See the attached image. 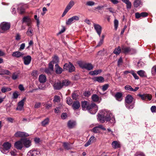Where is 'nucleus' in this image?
<instances>
[{
  "label": "nucleus",
  "instance_id": "f257e3e1",
  "mask_svg": "<svg viewBox=\"0 0 156 156\" xmlns=\"http://www.w3.org/2000/svg\"><path fill=\"white\" fill-rule=\"evenodd\" d=\"M112 115L111 112L106 110H101L98 116V120L101 123L110 121Z\"/></svg>",
  "mask_w": 156,
  "mask_h": 156
},
{
  "label": "nucleus",
  "instance_id": "f03ea898",
  "mask_svg": "<svg viewBox=\"0 0 156 156\" xmlns=\"http://www.w3.org/2000/svg\"><path fill=\"white\" fill-rule=\"evenodd\" d=\"M81 105L83 110H87L91 114H95L97 111V106L94 103L90 104L87 101H85L82 102Z\"/></svg>",
  "mask_w": 156,
  "mask_h": 156
},
{
  "label": "nucleus",
  "instance_id": "7ed1b4c3",
  "mask_svg": "<svg viewBox=\"0 0 156 156\" xmlns=\"http://www.w3.org/2000/svg\"><path fill=\"white\" fill-rule=\"evenodd\" d=\"M133 100V98L131 95H128L125 98V106L128 109H132L135 106V103H132Z\"/></svg>",
  "mask_w": 156,
  "mask_h": 156
},
{
  "label": "nucleus",
  "instance_id": "20e7f679",
  "mask_svg": "<svg viewBox=\"0 0 156 156\" xmlns=\"http://www.w3.org/2000/svg\"><path fill=\"white\" fill-rule=\"evenodd\" d=\"M3 148L1 150L4 154H6L8 152L11 147V144L8 142L4 143L3 144Z\"/></svg>",
  "mask_w": 156,
  "mask_h": 156
},
{
  "label": "nucleus",
  "instance_id": "39448f33",
  "mask_svg": "<svg viewBox=\"0 0 156 156\" xmlns=\"http://www.w3.org/2000/svg\"><path fill=\"white\" fill-rule=\"evenodd\" d=\"M79 66L82 69H85L88 70L93 69V66L90 63H81L79 64Z\"/></svg>",
  "mask_w": 156,
  "mask_h": 156
},
{
  "label": "nucleus",
  "instance_id": "423d86ee",
  "mask_svg": "<svg viewBox=\"0 0 156 156\" xmlns=\"http://www.w3.org/2000/svg\"><path fill=\"white\" fill-rule=\"evenodd\" d=\"M79 20V17L78 16H74L69 19L66 22L67 25H70L75 21H78Z\"/></svg>",
  "mask_w": 156,
  "mask_h": 156
},
{
  "label": "nucleus",
  "instance_id": "0eeeda50",
  "mask_svg": "<svg viewBox=\"0 0 156 156\" xmlns=\"http://www.w3.org/2000/svg\"><path fill=\"white\" fill-rule=\"evenodd\" d=\"M26 98H24L23 99L19 101L16 110L20 111H21L23 110V106L24 101L26 100Z\"/></svg>",
  "mask_w": 156,
  "mask_h": 156
},
{
  "label": "nucleus",
  "instance_id": "6e6552de",
  "mask_svg": "<svg viewBox=\"0 0 156 156\" xmlns=\"http://www.w3.org/2000/svg\"><path fill=\"white\" fill-rule=\"evenodd\" d=\"M0 26L2 30L6 31L10 28V24L9 23L4 22L1 24Z\"/></svg>",
  "mask_w": 156,
  "mask_h": 156
},
{
  "label": "nucleus",
  "instance_id": "1a4fd4ad",
  "mask_svg": "<svg viewBox=\"0 0 156 156\" xmlns=\"http://www.w3.org/2000/svg\"><path fill=\"white\" fill-rule=\"evenodd\" d=\"M40 152L36 150H31L27 153V156H39Z\"/></svg>",
  "mask_w": 156,
  "mask_h": 156
},
{
  "label": "nucleus",
  "instance_id": "9d476101",
  "mask_svg": "<svg viewBox=\"0 0 156 156\" xmlns=\"http://www.w3.org/2000/svg\"><path fill=\"white\" fill-rule=\"evenodd\" d=\"M99 129H101L103 130H105L106 129L102 125H100L98 126L94 127L92 129V131L95 133H100Z\"/></svg>",
  "mask_w": 156,
  "mask_h": 156
},
{
  "label": "nucleus",
  "instance_id": "9b49d317",
  "mask_svg": "<svg viewBox=\"0 0 156 156\" xmlns=\"http://www.w3.org/2000/svg\"><path fill=\"white\" fill-rule=\"evenodd\" d=\"M93 25L94 29L96 31L97 33L99 35V37H100L102 30V27L101 26L99 25L95 24L94 23H93Z\"/></svg>",
  "mask_w": 156,
  "mask_h": 156
},
{
  "label": "nucleus",
  "instance_id": "f8f14e48",
  "mask_svg": "<svg viewBox=\"0 0 156 156\" xmlns=\"http://www.w3.org/2000/svg\"><path fill=\"white\" fill-rule=\"evenodd\" d=\"M14 136L16 137H23L28 136L29 135L26 133L18 131L15 133Z\"/></svg>",
  "mask_w": 156,
  "mask_h": 156
},
{
  "label": "nucleus",
  "instance_id": "ddd939ff",
  "mask_svg": "<svg viewBox=\"0 0 156 156\" xmlns=\"http://www.w3.org/2000/svg\"><path fill=\"white\" fill-rule=\"evenodd\" d=\"M138 95L143 100L148 99L149 101H150L152 98V95L151 94H145L143 95L139 94Z\"/></svg>",
  "mask_w": 156,
  "mask_h": 156
},
{
  "label": "nucleus",
  "instance_id": "4468645a",
  "mask_svg": "<svg viewBox=\"0 0 156 156\" xmlns=\"http://www.w3.org/2000/svg\"><path fill=\"white\" fill-rule=\"evenodd\" d=\"M24 64L26 65H28L30 63L31 60V57L29 55L26 56H24L23 58Z\"/></svg>",
  "mask_w": 156,
  "mask_h": 156
},
{
  "label": "nucleus",
  "instance_id": "2eb2a0df",
  "mask_svg": "<svg viewBox=\"0 0 156 156\" xmlns=\"http://www.w3.org/2000/svg\"><path fill=\"white\" fill-rule=\"evenodd\" d=\"M22 141L24 146L26 147H29L31 145V142L30 140L27 138L21 139Z\"/></svg>",
  "mask_w": 156,
  "mask_h": 156
},
{
  "label": "nucleus",
  "instance_id": "dca6fc26",
  "mask_svg": "<svg viewBox=\"0 0 156 156\" xmlns=\"http://www.w3.org/2000/svg\"><path fill=\"white\" fill-rule=\"evenodd\" d=\"M96 140V139L94 136H91L88 141L85 144L84 146L85 147H87L90 145L91 143L95 142Z\"/></svg>",
  "mask_w": 156,
  "mask_h": 156
},
{
  "label": "nucleus",
  "instance_id": "f3484780",
  "mask_svg": "<svg viewBox=\"0 0 156 156\" xmlns=\"http://www.w3.org/2000/svg\"><path fill=\"white\" fill-rule=\"evenodd\" d=\"M18 6L17 8L18 12L21 14L23 13L24 12L26 5H23V4H20Z\"/></svg>",
  "mask_w": 156,
  "mask_h": 156
},
{
  "label": "nucleus",
  "instance_id": "a211bd4d",
  "mask_svg": "<svg viewBox=\"0 0 156 156\" xmlns=\"http://www.w3.org/2000/svg\"><path fill=\"white\" fill-rule=\"evenodd\" d=\"M24 55V54L23 52H21L19 51H16L13 52L12 55L14 57L17 58L22 57Z\"/></svg>",
  "mask_w": 156,
  "mask_h": 156
},
{
  "label": "nucleus",
  "instance_id": "6ab92c4d",
  "mask_svg": "<svg viewBox=\"0 0 156 156\" xmlns=\"http://www.w3.org/2000/svg\"><path fill=\"white\" fill-rule=\"evenodd\" d=\"M31 22V20L28 17L25 16L23 18V23H26L28 26L30 25Z\"/></svg>",
  "mask_w": 156,
  "mask_h": 156
},
{
  "label": "nucleus",
  "instance_id": "aec40b11",
  "mask_svg": "<svg viewBox=\"0 0 156 156\" xmlns=\"http://www.w3.org/2000/svg\"><path fill=\"white\" fill-rule=\"evenodd\" d=\"M23 144L21 140L20 141L16 142L15 143L14 145L17 149L21 150L23 147Z\"/></svg>",
  "mask_w": 156,
  "mask_h": 156
},
{
  "label": "nucleus",
  "instance_id": "412c9836",
  "mask_svg": "<svg viewBox=\"0 0 156 156\" xmlns=\"http://www.w3.org/2000/svg\"><path fill=\"white\" fill-rule=\"evenodd\" d=\"M72 107L74 110L78 109L80 107V104L78 101H75L73 102Z\"/></svg>",
  "mask_w": 156,
  "mask_h": 156
},
{
  "label": "nucleus",
  "instance_id": "4be33fe9",
  "mask_svg": "<svg viewBox=\"0 0 156 156\" xmlns=\"http://www.w3.org/2000/svg\"><path fill=\"white\" fill-rule=\"evenodd\" d=\"M123 2L126 4V7L128 10L131 9L132 7V4L129 0H122Z\"/></svg>",
  "mask_w": 156,
  "mask_h": 156
},
{
  "label": "nucleus",
  "instance_id": "5701e85b",
  "mask_svg": "<svg viewBox=\"0 0 156 156\" xmlns=\"http://www.w3.org/2000/svg\"><path fill=\"white\" fill-rule=\"evenodd\" d=\"M55 72L57 74H60L62 73L63 70L58 65V64L55 65Z\"/></svg>",
  "mask_w": 156,
  "mask_h": 156
},
{
  "label": "nucleus",
  "instance_id": "b1692460",
  "mask_svg": "<svg viewBox=\"0 0 156 156\" xmlns=\"http://www.w3.org/2000/svg\"><path fill=\"white\" fill-rule=\"evenodd\" d=\"M53 87L55 89L59 90L62 88L61 82L56 83L53 85Z\"/></svg>",
  "mask_w": 156,
  "mask_h": 156
},
{
  "label": "nucleus",
  "instance_id": "393cba45",
  "mask_svg": "<svg viewBox=\"0 0 156 156\" xmlns=\"http://www.w3.org/2000/svg\"><path fill=\"white\" fill-rule=\"evenodd\" d=\"M133 5L136 8L141 6L142 5V2L141 0H135L133 2Z\"/></svg>",
  "mask_w": 156,
  "mask_h": 156
},
{
  "label": "nucleus",
  "instance_id": "a878e982",
  "mask_svg": "<svg viewBox=\"0 0 156 156\" xmlns=\"http://www.w3.org/2000/svg\"><path fill=\"white\" fill-rule=\"evenodd\" d=\"M94 81H98L99 83H102L104 81V78L101 76L95 77L93 79Z\"/></svg>",
  "mask_w": 156,
  "mask_h": 156
},
{
  "label": "nucleus",
  "instance_id": "bb28decb",
  "mask_svg": "<svg viewBox=\"0 0 156 156\" xmlns=\"http://www.w3.org/2000/svg\"><path fill=\"white\" fill-rule=\"evenodd\" d=\"M76 123L75 121L70 120L68 121L67 125L68 127L70 129L73 128L76 125Z\"/></svg>",
  "mask_w": 156,
  "mask_h": 156
},
{
  "label": "nucleus",
  "instance_id": "cd10ccee",
  "mask_svg": "<svg viewBox=\"0 0 156 156\" xmlns=\"http://www.w3.org/2000/svg\"><path fill=\"white\" fill-rule=\"evenodd\" d=\"M39 80L41 83H43L45 82L46 80L45 76L43 74L39 76Z\"/></svg>",
  "mask_w": 156,
  "mask_h": 156
},
{
  "label": "nucleus",
  "instance_id": "c85d7f7f",
  "mask_svg": "<svg viewBox=\"0 0 156 156\" xmlns=\"http://www.w3.org/2000/svg\"><path fill=\"white\" fill-rule=\"evenodd\" d=\"M62 88L68 86L70 83V81L67 80H64L61 82Z\"/></svg>",
  "mask_w": 156,
  "mask_h": 156
},
{
  "label": "nucleus",
  "instance_id": "c756f323",
  "mask_svg": "<svg viewBox=\"0 0 156 156\" xmlns=\"http://www.w3.org/2000/svg\"><path fill=\"white\" fill-rule=\"evenodd\" d=\"M33 28L31 27H29L27 31V34L29 36L31 37L33 35Z\"/></svg>",
  "mask_w": 156,
  "mask_h": 156
},
{
  "label": "nucleus",
  "instance_id": "7c9ffc66",
  "mask_svg": "<svg viewBox=\"0 0 156 156\" xmlns=\"http://www.w3.org/2000/svg\"><path fill=\"white\" fill-rule=\"evenodd\" d=\"M91 98L92 101L94 102L98 101L99 103L101 101V99L100 100L99 97L96 94H93Z\"/></svg>",
  "mask_w": 156,
  "mask_h": 156
},
{
  "label": "nucleus",
  "instance_id": "2f4dec72",
  "mask_svg": "<svg viewBox=\"0 0 156 156\" xmlns=\"http://www.w3.org/2000/svg\"><path fill=\"white\" fill-rule=\"evenodd\" d=\"M115 97L117 100L120 101L122 99V94L121 93L118 92L115 94Z\"/></svg>",
  "mask_w": 156,
  "mask_h": 156
},
{
  "label": "nucleus",
  "instance_id": "473e14b6",
  "mask_svg": "<svg viewBox=\"0 0 156 156\" xmlns=\"http://www.w3.org/2000/svg\"><path fill=\"white\" fill-rule=\"evenodd\" d=\"M102 72V70L99 69L98 70H94V71H90L89 72V74L92 76L94 75H97L100 73Z\"/></svg>",
  "mask_w": 156,
  "mask_h": 156
},
{
  "label": "nucleus",
  "instance_id": "72a5a7b5",
  "mask_svg": "<svg viewBox=\"0 0 156 156\" xmlns=\"http://www.w3.org/2000/svg\"><path fill=\"white\" fill-rule=\"evenodd\" d=\"M112 147L114 148H117L120 147V145L117 141H113L112 144Z\"/></svg>",
  "mask_w": 156,
  "mask_h": 156
},
{
  "label": "nucleus",
  "instance_id": "f704fd0d",
  "mask_svg": "<svg viewBox=\"0 0 156 156\" xmlns=\"http://www.w3.org/2000/svg\"><path fill=\"white\" fill-rule=\"evenodd\" d=\"M10 74V72L8 70L2 69L0 71V75H3L4 74L9 75Z\"/></svg>",
  "mask_w": 156,
  "mask_h": 156
},
{
  "label": "nucleus",
  "instance_id": "c9c22d12",
  "mask_svg": "<svg viewBox=\"0 0 156 156\" xmlns=\"http://www.w3.org/2000/svg\"><path fill=\"white\" fill-rule=\"evenodd\" d=\"M137 73L141 77H145L146 76L145 72L143 70H140L137 72Z\"/></svg>",
  "mask_w": 156,
  "mask_h": 156
},
{
  "label": "nucleus",
  "instance_id": "e433bc0d",
  "mask_svg": "<svg viewBox=\"0 0 156 156\" xmlns=\"http://www.w3.org/2000/svg\"><path fill=\"white\" fill-rule=\"evenodd\" d=\"M122 50L124 53H127L131 51V49L129 47H122Z\"/></svg>",
  "mask_w": 156,
  "mask_h": 156
},
{
  "label": "nucleus",
  "instance_id": "4c0bfd02",
  "mask_svg": "<svg viewBox=\"0 0 156 156\" xmlns=\"http://www.w3.org/2000/svg\"><path fill=\"white\" fill-rule=\"evenodd\" d=\"M1 90V91L2 93H4L6 92L11 91V89L9 87H3Z\"/></svg>",
  "mask_w": 156,
  "mask_h": 156
},
{
  "label": "nucleus",
  "instance_id": "58836bf2",
  "mask_svg": "<svg viewBox=\"0 0 156 156\" xmlns=\"http://www.w3.org/2000/svg\"><path fill=\"white\" fill-rule=\"evenodd\" d=\"M95 4V3L92 1H87L86 2V5L87 6H92L94 5Z\"/></svg>",
  "mask_w": 156,
  "mask_h": 156
},
{
  "label": "nucleus",
  "instance_id": "ea45409f",
  "mask_svg": "<svg viewBox=\"0 0 156 156\" xmlns=\"http://www.w3.org/2000/svg\"><path fill=\"white\" fill-rule=\"evenodd\" d=\"M49 122V119L48 118L45 119L44 121L41 122V125L43 126H45L46 125L48 124Z\"/></svg>",
  "mask_w": 156,
  "mask_h": 156
},
{
  "label": "nucleus",
  "instance_id": "a19ab883",
  "mask_svg": "<svg viewBox=\"0 0 156 156\" xmlns=\"http://www.w3.org/2000/svg\"><path fill=\"white\" fill-rule=\"evenodd\" d=\"M75 68L74 66L70 62H69V67L68 70L69 72H71L74 71Z\"/></svg>",
  "mask_w": 156,
  "mask_h": 156
},
{
  "label": "nucleus",
  "instance_id": "79ce46f5",
  "mask_svg": "<svg viewBox=\"0 0 156 156\" xmlns=\"http://www.w3.org/2000/svg\"><path fill=\"white\" fill-rule=\"evenodd\" d=\"M19 76V74L17 73H14L12 75V79L13 80L17 79Z\"/></svg>",
  "mask_w": 156,
  "mask_h": 156
},
{
  "label": "nucleus",
  "instance_id": "37998d69",
  "mask_svg": "<svg viewBox=\"0 0 156 156\" xmlns=\"http://www.w3.org/2000/svg\"><path fill=\"white\" fill-rule=\"evenodd\" d=\"M58 61L59 59L58 57L57 56L55 55L53 58L52 61L51 62H53V63H55L56 64H58Z\"/></svg>",
  "mask_w": 156,
  "mask_h": 156
},
{
  "label": "nucleus",
  "instance_id": "c03bdc74",
  "mask_svg": "<svg viewBox=\"0 0 156 156\" xmlns=\"http://www.w3.org/2000/svg\"><path fill=\"white\" fill-rule=\"evenodd\" d=\"M63 146L67 150H69L71 148L70 144L66 142L63 143Z\"/></svg>",
  "mask_w": 156,
  "mask_h": 156
},
{
  "label": "nucleus",
  "instance_id": "a18cd8bd",
  "mask_svg": "<svg viewBox=\"0 0 156 156\" xmlns=\"http://www.w3.org/2000/svg\"><path fill=\"white\" fill-rule=\"evenodd\" d=\"M121 51V48L120 47H118L117 48H116L114 51V53L116 55L119 54Z\"/></svg>",
  "mask_w": 156,
  "mask_h": 156
},
{
  "label": "nucleus",
  "instance_id": "49530a36",
  "mask_svg": "<svg viewBox=\"0 0 156 156\" xmlns=\"http://www.w3.org/2000/svg\"><path fill=\"white\" fill-rule=\"evenodd\" d=\"M20 94L17 91H15L13 94L12 98L13 99H16L18 98Z\"/></svg>",
  "mask_w": 156,
  "mask_h": 156
},
{
  "label": "nucleus",
  "instance_id": "de8ad7c7",
  "mask_svg": "<svg viewBox=\"0 0 156 156\" xmlns=\"http://www.w3.org/2000/svg\"><path fill=\"white\" fill-rule=\"evenodd\" d=\"M53 101L54 102H59L60 101V97L58 96L55 95L54 96V99H53Z\"/></svg>",
  "mask_w": 156,
  "mask_h": 156
},
{
  "label": "nucleus",
  "instance_id": "09e8293b",
  "mask_svg": "<svg viewBox=\"0 0 156 156\" xmlns=\"http://www.w3.org/2000/svg\"><path fill=\"white\" fill-rule=\"evenodd\" d=\"M67 103L69 105H71L72 104V100L70 98L68 97L66 98Z\"/></svg>",
  "mask_w": 156,
  "mask_h": 156
},
{
  "label": "nucleus",
  "instance_id": "8fccbe9b",
  "mask_svg": "<svg viewBox=\"0 0 156 156\" xmlns=\"http://www.w3.org/2000/svg\"><path fill=\"white\" fill-rule=\"evenodd\" d=\"M118 24V21L117 19H115L114 21V26L115 30H116L117 29Z\"/></svg>",
  "mask_w": 156,
  "mask_h": 156
},
{
  "label": "nucleus",
  "instance_id": "3c124183",
  "mask_svg": "<svg viewBox=\"0 0 156 156\" xmlns=\"http://www.w3.org/2000/svg\"><path fill=\"white\" fill-rule=\"evenodd\" d=\"M125 89L126 90H128L130 91H132L133 88L131 86L129 85H126L125 87Z\"/></svg>",
  "mask_w": 156,
  "mask_h": 156
},
{
  "label": "nucleus",
  "instance_id": "603ef678",
  "mask_svg": "<svg viewBox=\"0 0 156 156\" xmlns=\"http://www.w3.org/2000/svg\"><path fill=\"white\" fill-rule=\"evenodd\" d=\"M131 74L133 76L135 79L138 80L139 79V77L137 76L136 74L135 73L134 71L133 70L131 72Z\"/></svg>",
  "mask_w": 156,
  "mask_h": 156
},
{
  "label": "nucleus",
  "instance_id": "864d4df0",
  "mask_svg": "<svg viewBox=\"0 0 156 156\" xmlns=\"http://www.w3.org/2000/svg\"><path fill=\"white\" fill-rule=\"evenodd\" d=\"M109 86V85L108 84H105L104 85H103L102 87V90L103 91H105L108 88Z\"/></svg>",
  "mask_w": 156,
  "mask_h": 156
},
{
  "label": "nucleus",
  "instance_id": "5fc2aeb1",
  "mask_svg": "<svg viewBox=\"0 0 156 156\" xmlns=\"http://www.w3.org/2000/svg\"><path fill=\"white\" fill-rule=\"evenodd\" d=\"M144 65V63L143 62H138L137 66L139 68H140L143 67Z\"/></svg>",
  "mask_w": 156,
  "mask_h": 156
},
{
  "label": "nucleus",
  "instance_id": "6e6d98bb",
  "mask_svg": "<svg viewBox=\"0 0 156 156\" xmlns=\"http://www.w3.org/2000/svg\"><path fill=\"white\" fill-rule=\"evenodd\" d=\"M32 75L35 77H37L38 76V72L36 70H34L31 73Z\"/></svg>",
  "mask_w": 156,
  "mask_h": 156
},
{
  "label": "nucleus",
  "instance_id": "4d7b16f0",
  "mask_svg": "<svg viewBox=\"0 0 156 156\" xmlns=\"http://www.w3.org/2000/svg\"><path fill=\"white\" fill-rule=\"evenodd\" d=\"M69 67V64L66 63L64 65L63 69H66V70H68Z\"/></svg>",
  "mask_w": 156,
  "mask_h": 156
},
{
  "label": "nucleus",
  "instance_id": "13d9d810",
  "mask_svg": "<svg viewBox=\"0 0 156 156\" xmlns=\"http://www.w3.org/2000/svg\"><path fill=\"white\" fill-rule=\"evenodd\" d=\"M122 58L121 57L119 59L118 62V66H119L122 65Z\"/></svg>",
  "mask_w": 156,
  "mask_h": 156
},
{
  "label": "nucleus",
  "instance_id": "bf43d9fd",
  "mask_svg": "<svg viewBox=\"0 0 156 156\" xmlns=\"http://www.w3.org/2000/svg\"><path fill=\"white\" fill-rule=\"evenodd\" d=\"M53 62H51L49 64V67L51 70H52L53 69Z\"/></svg>",
  "mask_w": 156,
  "mask_h": 156
},
{
  "label": "nucleus",
  "instance_id": "052dcab7",
  "mask_svg": "<svg viewBox=\"0 0 156 156\" xmlns=\"http://www.w3.org/2000/svg\"><path fill=\"white\" fill-rule=\"evenodd\" d=\"M41 105V103L40 102H37L34 105L35 108H39L40 107Z\"/></svg>",
  "mask_w": 156,
  "mask_h": 156
},
{
  "label": "nucleus",
  "instance_id": "680f3d73",
  "mask_svg": "<svg viewBox=\"0 0 156 156\" xmlns=\"http://www.w3.org/2000/svg\"><path fill=\"white\" fill-rule=\"evenodd\" d=\"M135 156H145L144 154L142 152H139L136 153L135 154Z\"/></svg>",
  "mask_w": 156,
  "mask_h": 156
},
{
  "label": "nucleus",
  "instance_id": "e2e57ef3",
  "mask_svg": "<svg viewBox=\"0 0 156 156\" xmlns=\"http://www.w3.org/2000/svg\"><path fill=\"white\" fill-rule=\"evenodd\" d=\"M148 13L146 12H142L140 13V15L141 17H144L148 16Z\"/></svg>",
  "mask_w": 156,
  "mask_h": 156
},
{
  "label": "nucleus",
  "instance_id": "0e129e2a",
  "mask_svg": "<svg viewBox=\"0 0 156 156\" xmlns=\"http://www.w3.org/2000/svg\"><path fill=\"white\" fill-rule=\"evenodd\" d=\"M103 42L104 41H103L102 39H100L99 41L98 42L96 47H98L101 46L102 45Z\"/></svg>",
  "mask_w": 156,
  "mask_h": 156
},
{
  "label": "nucleus",
  "instance_id": "69168bd1",
  "mask_svg": "<svg viewBox=\"0 0 156 156\" xmlns=\"http://www.w3.org/2000/svg\"><path fill=\"white\" fill-rule=\"evenodd\" d=\"M25 47V43H22L20 45V48L19 49L20 51L23 50Z\"/></svg>",
  "mask_w": 156,
  "mask_h": 156
},
{
  "label": "nucleus",
  "instance_id": "338daca9",
  "mask_svg": "<svg viewBox=\"0 0 156 156\" xmlns=\"http://www.w3.org/2000/svg\"><path fill=\"white\" fill-rule=\"evenodd\" d=\"M151 109L152 112H156V107L155 106H153L151 107Z\"/></svg>",
  "mask_w": 156,
  "mask_h": 156
},
{
  "label": "nucleus",
  "instance_id": "774afa93",
  "mask_svg": "<svg viewBox=\"0 0 156 156\" xmlns=\"http://www.w3.org/2000/svg\"><path fill=\"white\" fill-rule=\"evenodd\" d=\"M135 17L136 19H139L141 17L140 15V13L138 12H136L135 13Z\"/></svg>",
  "mask_w": 156,
  "mask_h": 156
}]
</instances>
